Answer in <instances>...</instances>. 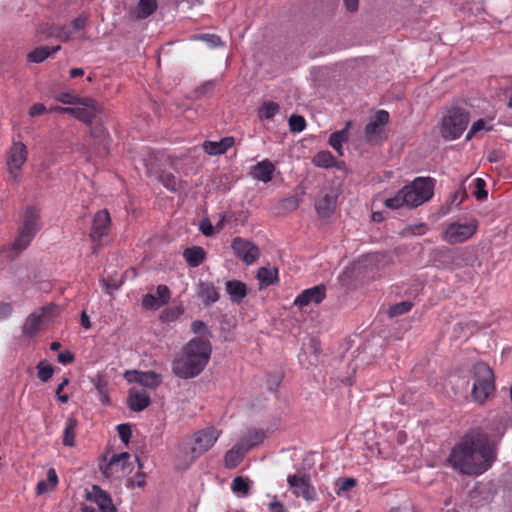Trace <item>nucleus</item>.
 Instances as JSON below:
<instances>
[{
  "label": "nucleus",
  "mask_w": 512,
  "mask_h": 512,
  "mask_svg": "<svg viewBox=\"0 0 512 512\" xmlns=\"http://www.w3.org/2000/svg\"><path fill=\"white\" fill-rule=\"evenodd\" d=\"M504 432L505 427L501 423L489 430L481 427L467 430L451 448L447 464L461 475H483L497 461L498 447Z\"/></svg>",
  "instance_id": "f257e3e1"
},
{
  "label": "nucleus",
  "mask_w": 512,
  "mask_h": 512,
  "mask_svg": "<svg viewBox=\"0 0 512 512\" xmlns=\"http://www.w3.org/2000/svg\"><path fill=\"white\" fill-rule=\"evenodd\" d=\"M211 351L209 340L200 337L191 339L173 360V373L182 379L198 376L206 367Z\"/></svg>",
  "instance_id": "f03ea898"
},
{
  "label": "nucleus",
  "mask_w": 512,
  "mask_h": 512,
  "mask_svg": "<svg viewBox=\"0 0 512 512\" xmlns=\"http://www.w3.org/2000/svg\"><path fill=\"white\" fill-rule=\"evenodd\" d=\"M434 180L430 177H417L405 185L394 197L384 201L386 207L398 209L401 207H418L429 201L433 196Z\"/></svg>",
  "instance_id": "7ed1b4c3"
},
{
  "label": "nucleus",
  "mask_w": 512,
  "mask_h": 512,
  "mask_svg": "<svg viewBox=\"0 0 512 512\" xmlns=\"http://www.w3.org/2000/svg\"><path fill=\"white\" fill-rule=\"evenodd\" d=\"M22 223L19 228V234L11 244L10 249L16 254L24 251L34 239L37 231L40 230V211L32 206H28L22 213Z\"/></svg>",
  "instance_id": "20e7f679"
},
{
  "label": "nucleus",
  "mask_w": 512,
  "mask_h": 512,
  "mask_svg": "<svg viewBox=\"0 0 512 512\" xmlns=\"http://www.w3.org/2000/svg\"><path fill=\"white\" fill-rule=\"evenodd\" d=\"M474 383L472 397L478 403H484L495 389L494 373L484 362H478L473 366Z\"/></svg>",
  "instance_id": "39448f33"
},
{
  "label": "nucleus",
  "mask_w": 512,
  "mask_h": 512,
  "mask_svg": "<svg viewBox=\"0 0 512 512\" xmlns=\"http://www.w3.org/2000/svg\"><path fill=\"white\" fill-rule=\"evenodd\" d=\"M470 121L469 113L459 107L451 108L442 119L441 135L447 140L459 138Z\"/></svg>",
  "instance_id": "423d86ee"
},
{
  "label": "nucleus",
  "mask_w": 512,
  "mask_h": 512,
  "mask_svg": "<svg viewBox=\"0 0 512 512\" xmlns=\"http://www.w3.org/2000/svg\"><path fill=\"white\" fill-rule=\"evenodd\" d=\"M389 123V113L385 110H378L364 128V137L370 144H379L386 138L385 127Z\"/></svg>",
  "instance_id": "0eeeda50"
},
{
  "label": "nucleus",
  "mask_w": 512,
  "mask_h": 512,
  "mask_svg": "<svg viewBox=\"0 0 512 512\" xmlns=\"http://www.w3.org/2000/svg\"><path fill=\"white\" fill-rule=\"evenodd\" d=\"M477 231L476 221L451 223L445 229L442 239L449 244H460L469 240Z\"/></svg>",
  "instance_id": "6e6552de"
},
{
  "label": "nucleus",
  "mask_w": 512,
  "mask_h": 512,
  "mask_svg": "<svg viewBox=\"0 0 512 512\" xmlns=\"http://www.w3.org/2000/svg\"><path fill=\"white\" fill-rule=\"evenodd\" d=\"M287 482L291 492L296 497H302L308 502L317 499V492L312 486L310 477L306 474H294L287 477Z\"/></svg>",
  "instance_id": "1a4fd4ad"
},
{
  "label": "nucleus",
  "mask_w": 512,
  "mask_h": 512,
  "mask_svg": "<svg viewBox=\"0 0 512 512\" xmlns=\"http://www.w3.org/2000/svg\"><path fill=\"white\" fill-rule=\"evenodd\" d=\"M111 219L107 210L98 211L93 219L89 237L93 242L92 253L96 254L100 248L101 239L108 234Z\"/></svg>",
  "instance_id": "9d476101"
},
{
  "label": "nucleus",
  "mask_w": 512,
  "mask_h": 512,
  "mask_svg": "<svg viewBox=\"0 0 512 512\" xmlns=\"http://www.w3.org/2000/svg\"><path fill=\"white\" fill-rule=\"evenodd\" d=\"M27 148L22 142H14L9 150L7 166L10 178L16 182L20 178L21 168L27 160Z\"/></svg>",
  "instance_id": "9b49d317"
},
{
  "label": "nucleus",
  "mask_w": 512,
  "mask_h": 512,
  "mask_svg": "<svg viewBox=\"0 0 512 512\" xmlns=\"http://www.w3.org/2000/svg\"><path fill=\"white\" fill-rule=\"evenodd\" d=\"M130 455L126 452L114 454L108 463L101 465V471L105 477L121 478L130 473Z\"/></svg>",
  "instance_id": "f8f14e48"
},
{
  "label": "nucleus",
  "mask_w": 512,
  "mask_h": 512,
  "mask_svg": "<svg viewBox=\"0 0 512 512\" xmlns=\"http://www.w3.org/2000/svg\"><path fill=\"white\" fill-rule=\"evenodd\" d=\"M70 108V115L87 124L92 123L94 118L102 112V107L98 102L89 97L82 98L76 107Z\"/></svg>",
  "instance_id": "ddd939ff"
},
{
  "label": "nucleus",
  "mask_w": 512,
  "mask_h": 512,
  "mask_svg": "<svg viewBox=\"0 0 512 512\" xmlns=\"http://www.w3.org/2000/svg\"><path fill=\"white\" fill-rule=\"evenodd\" d=\"M231 248L234 254L247 265L253 264L260 256L259 248L253 242L241 237L233 239Z\"/></svg>",
  "instance_id": "4468645a"
},
{
  "label": "nucleus",
  "mask_w": 512,
  "mask_h": 512,
  "mask_svg": "<svg viewBox=\"0 0 512 512\" xmlns=\"http://www.w3.org/2000/svg\"><path fill=\"white\" fill-rule=\"evenodd\" d=\"M220 434L221 431L217 430L216 428L206 427L194 434L192 447L201 456L213 447V445L220 437Z\"/></svg>",
  "instance_id": "2eb2a0df"
},
{
  "label": "nucleus",
  "mask_w": 512,
  "mask_h": 512,
  "mask_svg": "<svg viewBox=\"0 0 512 512\" xmlns=\"http://www.w3.org/2000/svg\"><path fill=\"white\" fill-rule=\"evenodd\" d=\"M54 309L53 306H45L31 313L25 320L22 332L25 336L32 337L38 333L44 320H47V314Z\"/></svg>",
  "instance_id": "dca6fc26"
},
{
  "label": "nucleus",
  "mask_w": 512,
  "mask_h": 512,
  "mask_svg": "<svg viewBox=\"0 0 512 512\" xmlns=\"http://www.w3.org/2000/svg\"><path fill=\"white\" fill-rule=\"evenodd\" d=\"M326 297V287L323 284L303 290L294 300V305L303 308L310 304H319Z\"/></svg>",
  "instance_id": "f3484780"
},
{
  "label": "nucleus",
  "mask_w": 512,
  "mask_h": 512,
  "mask_svg": "<svg viewBox=\"0 0 512 512\" xmlns=\"http://www.w3.org/2000/svg\"><path fill=\"white\" fill-rule=\"evenodd\" d=\"M86 499L95 503L101 512H117L110 495L97 485L86 491Z\"/></svg>",
  "instance_id": "a211bd4d"
},
{
  "label": "nucleus",
  "mask_w": 512,
  "mask_h": 512,
  "mask_svg": "<svg viewBox=\"0 0 512 512\" xmlns=\"http://www.w3.org/2000/svg\"><path fill=\"white\" fill-rule=\"evenodd\" d=\"M125 379L128 382H135L143 387L154 389L161 383V376L153 371L138 372V371H127L125 373Z\"/></svg>",
  "instance_id": "6ab92c4d"
},
{
  "label": "nucleus",
  "mask_w": 512,
  "mask_h": 512,
  "mask_svg": "<svg viewBox=\"0 0 512 512\" xmlns=\"http://www.w3.org/2000/svg\"><path fill=\"white\" fill-rule=\"evenodd\" d=\"M436 261L445 269H457L462 266V254L450 248H441L435 252Z\"/></svg>",
  "instance_id": "aec40b11"
},
{
  "label": "nucleus",
  "mask_w": 512,
  "mask_h": 512,
  "mask_svg": "<svg viewBox=\"0 0 512 512\" xmlns=\"http://www.w3.org/2000/svg\"><path fill=\"white\" fill-rule=\"evenodd\" d=\"M200 455L188 443H181L175 454V466L178 469L186 470L189 468Z\"/></svg>",
  "instance_id": "412c9836"
},
{
  "label": "nucleus",
  "mask_w": 512,
  "mask_h": 512,
  "mask_svg": "<svg viewBox=\"0 0 512 512\" xmlns=\"http://www.w3.org/2000/svg\"><path fill=\"white\" fill-rule=\"evenodd\" d=\"M150 402V396L146 391L135 388L129 390L127 403L132 411H143L150 405Z\"/></svg>",
  "instance_id": "4be33fe9"
},
{
  "label": "nucleus",
  "mask_w": 512,
  "mask_h": 512,
  "mask_svg": "<svg viewBox=\"0 0 512 512\" xmlns=\"http://www.w3.org/2000/svg\"><path fill=\"white\" fill-rule=\"evenodd\" d=\"M226 292L230 300L234 303H240L247 295L246 285L238 280H229L225 284Z\"/></svg>",
  "instance_id": "5701e85b"
},
{
  "label": "nucleus",
  "mask_w": 512,
  "mask_h": 512,
  "mask_svg": "<svg viewBox=\"0 0 512 512\" xmlns=\"http://www.w3.org/2000/svg\"><path fill=\"white\" fill-rule=\"evenodd\" d=\"M233 144V137H225L220 141H205L203 144V149L210 155H220L225 153Z\"/></svg>",
  "instance_id": "b1692460"
},
{
  "label": "nucleus",
  "mask_w": 512,
  "mask_h": 512,
  "mask_svg": "<svg viewBox=\"0 0 512 512\" xmlns=\"http://www.w3.org/2000/svg\"><path fill=\"white\" fill-rule=\"evenodd\" d=\"M275 167L269 160H263L257 163L252 170L253 177L267 183L272 180Z\"/></svg>",
  "instance_id": "393cba45"
},
{
  "label": "nucleus",
  "mask_w": 512,
  "mask_h": 512,
  "mask_svg": "<svg viewBox=\"0 0 512 512\" xmlns=\"http://www.w3.org/2000/svg\"><path fill=\"white\" fill-rule=\"evenodd\" d=\"M246 449L238 442L234 445L230 450H228L224 456L225 467L228 469H233L237 467L242 461Z\"/></svg>",
  "instance_id": "a878e982"
},
{
  "label": "nucleus",
  "mask_w": 512,
  "mask_h": 512,
  "mask_svg": "<svg viewBox=\"0 0 512 512\" xmlns=\"http://www.w3.org/2000/svg\"><path fill=\"white\" fill-rule=\"evenodd\" d=\"M157 0H139L138 7L132 9L130 14L135 19H145L157 10Z\"/></svg>",
  "instance_id": "bb28decb"
},
{
  "label": "nucleus",
  "mask_w": 512,
  "mask_h": 512,
  "mask_svg": "<svg viewBox=\"0 0 512 512\" xmlns=\"http://www.w3.org/2000/svg\"><path fill=\"white\" fill-rule=\"evenodd\" d=\"M199 296L205 305L218 301V289L211 282H201L199 284Z\"/></svg>",
  "instance_id": "cd10ccee"
},
{
  "label": "nucleus",
  "mask_w": 512,
  "mask_h": 512,
  "mask_svg": "<svg viewBox=\"0 0 512 512\" xmlns=\"http://www.w3.org/2000/svg\"><path fill=\"white\" fill-rule=\"evenodd\" d=\"M183 257L191 267H198L205 258V251L202 247L194 246L183 252Z\"/></svg>",
  "instance_id": "c85d7f7f"
},
{
  "label": "nucleus",
  "mask_w": 512,
  "mask_h": 512,
  "mask_svg": "<svg viewBox=\"0 0 512 512\" xmlns=\"http://www.w3.org/2000/svg\"><path fill=\"white\" fill-rule=\"evenodd\" d=\"M58 483V476L54 468H50L47 471L46 480H40L36 486V492L38 495L50 492L54 490Z\"/></svg>",
  "instance_id": "c756f323"
},
{
  "label": "nucleus",
  "mask_w": 512,
  "mask_h": 512,
  "mask_svg": "<svg viewBox=\"0 0 512 512\" xmlns=\"http://www.w3.org/2000/svg\"><path fill=\"white\" fill-rule=\"evenodd\" d=\"M60 49V45L51 48L48 46L38 47L28 54V59L34 63H41L45 61L50 55L58 52Z\"/></svg>",
  "instance_id": "7c9ffc66"
},
{
  "label": "nucleus",
  "mask_w": 512,
  "mask_h": 512,
  "mask_svg": "<svg viewBox=\"0 0 512 512\" xmlns=\"http://www.w3.org/2000/svg\"><path fill=\"white\" fill-rule=\"evenodd\" d=\"M278 270L273 267H261L257 272V279L259 280L260 287H266L277 282Z\"/></svg>",
  "instance_id": "2f4dec72"
},
{
  "label": "nucleus",
  "mask_w": 512,
  "mask_h": 512,
  "mask_svg": "<svg viewBox=\"0 0 512 512\" xmlns=\"http://www.w3.org/2000/svg\"><path fill=\"white\" fill-rule=\"evenodd\" d=\"M362 263L365 268L379 269L388 263V259L386 254L376 252L365 255Z\"/></svg>",
  "instance_id": "473e14b6"
},
{
  "label": "nucleus",
  "mask_w": 512,
  "mask_h": 512,
  "mask_svg": "<svg viewBox=\"0 0 512 512\" xmlns=\"http://www.w3.org/2000/svg\"><path fill=\"white\" fill-rule=\"evenodd\" d=\"M315 207L321 217H328L334 212L335 200L326 194L317 200Z\"/></svg>",
  "instance_id": "72a5a7b5"
},
{
  "label": "nucleus",
  "mask_w": 512,
  "mask_h": 512,
  "mask_svg": "<svg viewBox=\"0 0 512 512\" xmlns=\"http://www.w3.org/2000/svg\"><path fill=\"white\" fill-rule=\"evenodd\" d=\"M77 426V420L74 417H68L65 422L63 431V444L68 447L75 445V429Z\"/></svg>",
  "instance_id": "f704fd0d"
},
{
  "label": "nucleus",
  "mask_w": 512,
  "mask_h": 512,
  "mask_svg": "<svg viewBox=\"0 0 512 512\" xmlns=\"http://www.w3.org/2000/svg\"><path fill=\"white\" fill-rule=\"evenodd\" d=\"M312 164L319 168H331L335 164V157L328 150L319 151L312 158Z\"/></svg>",
  "instance_id": "c9c22d12"
},
{
  "label": "nucleus",
  "mask_w": 512,
  "mask_h": 512,
  "mask_svg": "<svg viewBox=\"0 0 512 512\" xmlns=\"http://www.w3.org/2000/svg\"><path fill=\"white\" fill-rule=\"evenodd\" d=\"M264 433L261 430H253L250 431L247 435H245L243 438L240 439L241 445L246 449L247 451L251 448L259 445L264 440Z\"/></svg>",
  "instance_id": "e433bc0d"
},
{
  "label": "nucleus",
  "mask_w": 512,
  "mask_h": 512,
  "mask_svg": "<svg viewBox=\"0 0 512 512\" xmlns=\"http://www.w3.org/2000/svg\"><path fill=\"white\" fill-rule=\"evenodd\" d=\"M231 490L233 493L246 497L250 492V481L248 478H244L242 476H237L233 479L231 484Z\"/></svg>",
  "instance_id": "4c0bfd02"
},
{
  "label": "nucleus",
  "mask_w": 512,
  "mask_h": 512,
  "mask_svg": "<svg viewBox=\"0 0 512 512\" xmlns=\"http://www.w3.org/2000/svg\"><path fill=\"white\" fill-rule=\"evenodd\" d=\"M352 122L348 121L342 130L333 132L329 137V144L331 147H338L348 140V130Z\"/></svg>",
  "instance_id": "58836bf2"
},
{
  "label": "nucleus",
  "mask_w": 512,
  "mask_h": 512,
  "mask_svg": "<svg viewBox=\"0 0 512 512\" xmlns=\"http://www.w3.org/2000/svg\"><path fill=\"white\" fill-rule=\"evenodd\" d=\"M279 105L273 101L264 102L259 108V117L262 119H272L279 112Z\"/></svg>",
  "instance_id": "ea45409f"
},
{
  "label": "nucleus",
  "mask_w": 512,
  "mask_h": 512,
  "mask_svg": "<svg viewBox=\"0 0 512 512\" xmlns=\"http://www.w3.org/2000/svg\"><path fill=\"white\" fill-rule=\"evenodd\" d=\"M160 181L164 187L172 192H176L183 187L181 181L177 180V178L171 173L163 174L160 177Z\"/></svg>",
  "instance_id": "a19ab883"
},
{
  "label": "nucleus",
  "mask_w": 512,
  "mask_h": 512,
  "mask_svg": "<svg viewBox=\"0 0 512 512\" xmlns=\"http://www.w3.org/2000/svg\"><path fill=\"white\" fill-rule=\"evenodd\" d=\"M55 99L63 104L76 105L82 98L72 92H60L55 95Z\"/></svg>",
  "instance_id": "79ce46f5"
},
{
  "label": "nucleus",
  "mask_w": 512,
  "mask_h": 512,
  "mask_svg": "<svg viewBox=\"0 0 512 512\" xmlns=\"http://www.w3.org/2000/svg\"><path fill=\"white\" fill-rule=\"evenodd\" d=\"M38 378L42 382H47L53 375V367L50 364H46L44 361L39 362L37 365Z\"/></svg>",
  "instance_id": "37998d69"
},
{
  "label": "nucleus",
  "mask_w": 512,
  "mask_h": 512,
  "mask_svg": "<svg viewBox=\"0 0 512 512\" xmlns=\"http://www.w3.org/2000/svg\"><path fill=\"white\" fill-rule=\"evenodd\" d=\"M289 127L292 132H302L306 127V121L304 117L293 114L289 118Z\"/></svg>",
  "instance_id": "c03bdc74"
},
{
  "label": "nucleus",
  "mask_w": 512,
  "mask_h": 512,
  "mask_svg": "<svg viewBox=\"0 0 512 512\" xmlns=\"http://www.w3.org/2000/svg\"><path fill=\"white\" fill-rule=\"evenodd\" d=\"M489 131L491 130V127L487 126V123L483 119H478L475 121L471 128L469 129L468 133L466 134V140L472 139L478 132L480 131Z\"/></svg>",
  "instance_id": "a18cd8bd"
},
{
  "label": "nucleus",
  "mask_w": 512,
  "mask_h": 512,
  "mask_svg": "<svg viewBox=\"0 0 512 512\" xmlns=\"http://www.w3.org/2000/svg\"><path fill=\"white\" fill-rule=\"evenodd\" d=\"M142 306L147 310H157L164 305L158 301L155 295L148 293L143 296Z\"/></svg>",
  "instance_id": "49530a36"
},
{
  "label": "nucleus",
  "mask_w": 512,
  "mask_h": 512,
  "mask_svg": "<svg viewBox=\"0 0 512 512\" xmlns=\"http://www.w3.org/2000/svg\"><path fill=\"white\" fill-rule=\"evenodd\" d=\"M411 307H412V304H411V302H408V301L397 303L389 308V315L391 317L402 315V314L410 311Z\"/></svg>",
  "instance_id": "de8ad7c7"
},
{
  "label": "nucleus",
  "mask_w": 512,
  "mask_h": 512,
  "mask_svg": "<svg viewBox=\"0 0 512 512\" xmlns=\"http://www.w3.org/2000/svg\"><path fill=\"white\" fill-rule=\"evenodd\" d=\"M355 485H356V480L354 478L339 479L336 483V486H337L336 494L341 495L342 492L349 491Z\"/></svg>",
  "instance_id": "09e8293b"
},
{
  "label": "nucleus",
  "mask_w": 512,
  "mask_h": 512,
  "mask_svg": "<svg viewBox=\"0 0 512 512\" xmlns=\"http://www.w3.org/2000/svg\"><path fill=\"white\" fill-rule=\"evenodd\" d=\"M156 298L166 305L170 300V290L166 285H158L156 288Z\"/></svg>",
  "instance_id": "8fccbe9b"
},
{
  "label": "nucleus",
  "mask_w": 512,
  "mask_h": 512,
  "mask_svg": "<svg viewBox=\"0 0 512 512\" xmlns=\"http://www.w3.org/2000/svg\"><path fill=\"white\" fill-rule=\"evenodd\" d=\"M486 183L482 178H477L475 180V187L476 191L474 192V195L477 200H484L487 198V191L485 190Z\"/></svg>",
  "instance_id": "3c124183"
},
{
  "label": "nucleus",
  "mask_w": 512,
  "mask_h": 512,
  "mask_svg": "<svg viewBox=\"0 0 512 512\" xmlns=\"http://www.w3.org/2000/svg\"><path fill=\"white\" fill-rule=\"evenodd\" d=\"M13 313V306L9 302L0 301V322L8 319Z\"/></svg>",
  "instance_id": "603ef678"
},
{
  "label": "nucleus",
  "mask_w": 512,
  "mask_h": 512,
  "mask_svg": "<svg viewBox=\"0 0 512 512\" xmlns=\"http://www.w3.org/2000/svg\"><path fill=\"white\" fill-rule=\"evenodd\" d=\"M117 432L120 437V439L124 443H128L130 436H131V428L129 424H120L117 426Z\"/></svg>",
  "instance_id": "864d4df0"
},
{
  "label": "nucleus",
  "mask_w": 512,
  "mask_h": 512,
  "mask_svg": "<svg viewBox=\"0 0 512 512\" xmlns=\"http://www.w3.org/2000/svg\"><path fill=\"white\" fill-rule=\"evenodd\" d=\"M199 38L205 41L210 47H217L221 45L220 37L215 34H203Z\"/></svg>",
  "instance_id": "5fc2aeb1"
},
{
  "label": "nucleus",
  "mask_w": 512,
  "mask_h": 512,
  "mask_svg": "<svg viewBox=\"0 0 512 512\" xmlns=\"http://www.w3.org/2000/svg\"><path fill=\"white\" fill-rule=\"evenodd\" d=\"M57 360L63 365L70 364L74 361V355L69 350H65L58 354Z\"/></svg>",
  "instance_id": "6e6d98bb"
},
{
  "label": "nucleus",
  "mask_w": 512,
  "mask_h": 512,
  "mask_svg": "<svg viewBox=\"0 0 512 512\" xmlns=\"http://www.w3.org/2000/svg\"><path fill=\"white\" fill-rule=\"evenodd\" d=\"M129 483L133 487H143L145 484V474L142 472L136 473L132 478L129 479Z\"/></svg>",
  "instance_id": "4d7b16f0"
},
{
  "label": "nucleus",
  "mask_w": 512,
  "mask_h": 512,
  "mask_svg": "<svg viewBox=\"0 0 512 512\" xmlns=\"http://www.w3.org/2000/svg\"><path fill=\"white\" fill-rule=\"evenodd\" d=\"M69 383V380L67 378H64L63 381L58 385L57 389H56V395L58 397V400L61 401L62 403H66L69 399L68 395L67 394H62V390L64 389V387Z\"/></svg>",
  "instance_id": "13d9d810"
},
{
  "label": "nucleus",
  "mask_w": 512,
  "mask_h": 512,
  "mask_svg": "<svg viewBox=\"0 0 512 512\" xmlns=\"http://www.w3.org/2000/svg\"><path fill=\"white\" fill-rule=\"evenodd\" d=\"M199 228L205 236H211L214 234V227L208 219L202 220Z\"/></svg>",
  "instance_id": "bf43d9fd"
},
{
  "label": "nucleus",
  "mask_w": 512,
  "mask_h": 512,
  "mask_svg": "<svg viewBox=\"0 0 512 512\" xmlns=\"http://www.w3.org/2000/svg\"><path fill=\"white\" fill-rule=\"evenodd\" d=\"M46 112V107L42 103H36L31 106L29 109V115L31 117H36L44 114Z\"/></svg>",
  "instance_id": "052dcab7"
},
{
  "label": "nucleus",
  "mask_w": 512,
  "mask_h": 512,
  "mask_svg": "<svg viewBox=\"0 0 512 512\" xmlns=\"http://www.w3.org/2000/svg\"><path fill=\"white\" fill-rule=\"evenodd\" d=\"M57 37L60 40L66 42L73 38V32L69 27H63V28L59 29V31L57 33Z\"/></svg>",
  "instance_id": "680f3d73"
},
{
  "label": "nucleus",
  "mask_w": 512,
  "mask_h": 512,
  "mask_svg": "<svg viewBox=\"0 0 512 512\" xmlns=\"http://www.w3.org/2000/svg\"><path fill=\"white\" fill-rule=\"evenodd\" d=\"M86 22H87L86 17L79 16V17L75 18V19L72 21V28H73L75 31L82 30V29H84V28H85V26H86Z\"/></svg>",
  "instance_id": "e2e57ef3"
},
{
  "label": "nucleus",
  "mask_w": 512,
  "mask_h": 512,
  "mask_svg": "<svg viewBox=\"0 0 512 512\" xmlns=\"http://www.w3.org/2000/svg\"><path fill=\"white\" fill-rule=\"evenodd\" d=\"M269 510L271 512H286L283 504L278 500H274L269 504Z\"/></svg>",
  "instance_id": "0e129e2a"
},
{
  "label": "nucleus",
  "mask_w": 512,
  "mask_h": 512,
  "mask_svg": "<svg viewBox=\"0 0 512 512\" xmlns=\"http://www.w3.org/2000/svg\"><path fill=\"white\" fill-rule=\"evenodd\" d=\"M390 512H414V509L411 504L405 503L399 507L392 508Z\"/></svg>",
  "instance_id": "69168bd1"
},
{
  "label": "nucleus",
  "mask_w": 512,
  "mask_h": 512,
  "mask_svg": "<svg viewBox=\"0 0 512 512\" xmlns=\"http://www.w3.org/2000/svg\"><path fill=\"white\" fill-rule=\"evenodd\" d=\"M343 1H344V5L346 6V8L349 11L354 12L358 9V6H359L358 0H343Z\"/></svg>",
  "instance_id": "338daca9"
},
{
  "label": "nucleus",
  "mask_w": 512,
  "mask_h": 512,
  "mask_svg": "<svg viewBox=\"0 0 512 512\" xmlns=\"http://www.w3.org/2000/svg\"><path fill=\"white\" fill-rule=\"evenodd\" d=\"M178 315H179V311L178 310L170 309V310L164 311L163 318L165 320L170 321V320L175 319Z\"/></svg>",
  "instance_id": "774afa93"
}]
</instances>
